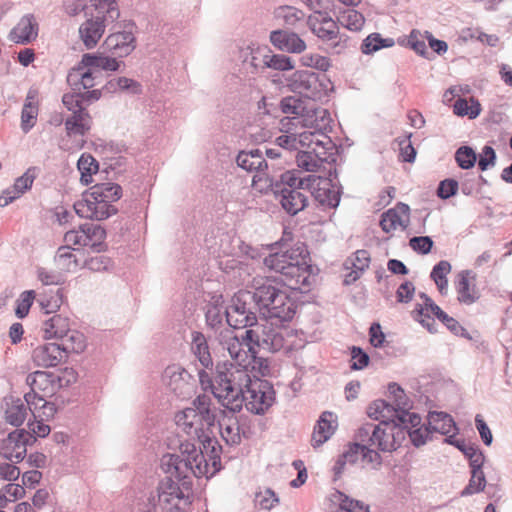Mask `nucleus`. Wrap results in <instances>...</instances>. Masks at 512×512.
Here are the masks:
<instances>
[{
    "instance_id": "obj_1",
    "label": "nucleus",
    "mask_w": 512,
    "mask_h": 512,
    "mask_svg": "<svg viewBox=\"0 0 512 512\" xmlns=\"http://www.w3.org/2000/svg\"><path fill=\"white\" fill-rule=\"evenodd\" d=\"M215 415L210 409V397L200 395L188 407L175 415V423L188 436L197 438L203 449L185 442L180 445L179 454L164 455L161 466L165 473L185 477L191 472L195 477L210 478L221 469V446L209 437Z\"/></svg>"
},
{
    "instance_id": "obj_2",
    "label": "nucleus",
    "mask_w": 512,
    "mask_h": 512,
    "mask_svg": "<svg viewBox=\"0 0 512 512\" xmlns=\"http://www.w3.org/2000/svg\"><path fill=\"white\" fill-rule=\"evenodd\" d=\"M212 389L219 402L232 412L240 411L244 403L248 411L263 414L275 400L274 389L268 381L252 379L245 371L233 373L231 377H216Z\"/></svg>"
},
{
    "instance_id": "obj_3",
    "label": "nucleus",
    "mask_w": 512,
    "mask_h": 512,
    "mask_svg": "<svg viewBox=\"0 0 512 512\" xmlns=\"http://www.w3.org/2000/svg\"><path fill=\"white\" fill-rule=\"evenodd\" d=\"M407 431L394 421H384L378 425L365 424L357 432L360 443L350 444L342 454L344 462L354 463L359 460L373 466L381 463L375 447L383 452H392L400 447L406 439Z\"/></svg>"
},
{
    "instance_id": "obj_4",
    "label": "nucleus",
    "mask_w": 512,
    "mask_h": 512,
    "mask_svg": "<svg viewBox=\"0 0 512 512\" xmlns=\"http://www.w3.org/2000/svg\"><path fill=\"white\" fill-rule=\"evenodd\" d=\"M272 252L264 258V265L272 271L282 274L295 289L309 285L311 266L309 253L303 245L275 243Z\"/></svg>"
},
{
    "instance_id": "obj_5",
    "label": "nucleus",
    "mask_w": 512,
    "mask_h": 512,
    "mask_svg": "<svg viewBox=\"0 0 512 512\" xmlns=\"http://www.w3.org/2000/svg\"><path fill=\"white\" fill-rule=\"evenodd\" d=\"M241 338L246 341V346H249L250 353L248 354L247 362L245 361L239 370H232L230 375L233 373L237 375L242 371H245L246 374H249L254 379L270 375L271 369L268 360L258 357L255 347L265 346L274 351L280 350L284 346L282 335L274 332L271 326L256 325L255 328L247 329Z\"/></svg>"
},
{
    "instance_id": "obj_6",
    "label": "nucleus",
    "mask_w": 512,
    "mask_h": 512,
    "mask_svg": "<svg viewBox=\"0 0 512 512\" xmlns=\"http://www.w3.org/2000/svg\"><path fill=\"white\" fill-rule=\"evenodd\" d=\"M121 197V187L114 183L92 186L74 203L78 216L86 219L103 220L116 213L112 205Z\"/></svg>"
},
{
    "instance_id": "obj_7",
    "label": "nucleus",
    "mask_w": 512,
    "mask_h": 512,
    "mask_svg": "<svg viewBox=\"0 0 512 512\" xmlns=\"http://www.w3.org/2000/svg\"><path fill=\"white\" fill-rule=\"evenodd\" d=\"M253 299L260 313L267 319L281 323L291 321L297 305L286 289L265 282L255 288Z\"/></svg>"
},
{
    "instance_id": "obj_8",
    "label": "nucleus",
    "mask_w": 512,
    "mask_h": 512,
    "mask_svg": "<svg viewBox=\"0 0 512 512\" xmlns=\"http://www.w3.org/2000/svg\"><path fill=\"white\" fill-rule=\"evenodd\" d=\"M168 474L169 476L163 479L158 487L159 506L165 512H186L191 504L190 498L184 494L178 483L173 480V477L181 480L187 478L192 473L189 472L185 477H177L171 473Z\"/></svg>"
},
{
    "instance_id": "obj_9",
    "label": "nucleus",
    "mask_w": 512,
    "mask_h": 512,
    "mask_svg": "<svg viewBox=\"0 0 512 512\" xmlns=\"http://www.w3.org/2000/svg\"><path fill=\"white\" fill-rule=\"evenodd\" d=\"M220 343L223 348L228 351L231 357V362L226 372H219L217 377L220 375H227V377H230V372L232 370H239L243 363L245 361L247 362L250 350L244 349V345L246 346V341L243 340L242 342L239 336H237L234 331L230 329H225L220 333ZM247 348H249V346H247Z\"/></svg>"
},
{
    "instance_id": "obj_10",
    "label": "nucleus",
    "mask_w": 512,
    "mask_h": 512,
    "mask_svg": "<svg viewBox=\"0 0 512 512\" xmlns=\"http://www.w3.org/2000/svg\"><path fill=\"white\" fill-rule=\"evenodd\" d=\"M330 121L329 113L326 109L318 108L307 110L306 113L299 116L285 117L284 124H292L298 129H310L323 131Z\"/></svg>"
},
{
    "instance_id": "obj_11",
    "label": "nucleus",
    "mask_w": 512,
    "mask_h": 512,
    "mask_svg": "<svg viewBox=\"0 0 512 512\" xmlns=\"http://www.w3.org/2000/svg\"><path fill=\"white\" fill-rule=\"evenodd\" d=\"M105 52L114 56L125 57L136 48V39L132 32L122 31L108 35L102 44Z\"/></svg>"
},
{
    "instance_id": "obj_12",
    "label": "nucleus",
    "mask_w": 512,
    "mask_h": 512,
    "mask_svg": "<svg viewBox=\"0 0 512 512\" xmlns=\"http://www.w3.org/2000/svg\"><path fill=\"white\" fill-rule=\"evenodd\" d=\"M312 195L321 205L335 208L338 206L340 197L337 191L332 188L331 182L326 179L315 175L308 176Z\"/></svg>"
},
{
    "instance_id": "obj_13",
    "label": "nucleus",
    "mask_w": 512,
    "mask_h": 512,
    "mask_svg": "<svg viewBox=\"0 0 512 512\" xmlns=\"http://www.w3.org/2000/svg\"><path fill=\"white\" fill-rule=\"evenodd\" d=\"M64 358V350L56 343H44L32 350L33 363L42 368L57 366Z\"/></svg>"
},
{
    "instance_id": "obj_14",
    "label": "nucleus",
    "mask_w": 512,
    "mask_h": 512,
    "mask_svg": "<svg viewBox=\"0 0 512 512\" xmlns=\"http://www.w3.org/2000/svg\"><path fill=\"white\" fill-rule=\"evenodd\" d=\"M307 24L310 30L323 41L333 40L337 38L339 33L337 22L326 13L311 14L308 17Z\"/></svg>"
},
{
    "instance_id": "obj_15",
    "label": "nucleus",
    "mask_w": 512,
    "mask_h": 512,
    "mask_svg": "<svg viewBox=\"0 0 512 512\" xmlns=\"http://www.w3.org/2000/svg\"><path fill=\"white\" fill-rule=\"evenodd\" d=\"M455 290L460 303L471 305L480 298L476 277L471 271H461L455 280Z\"/></svg>"
},
{
    "instance_id": "obj_16",
    "label": "nucleus",
    "mask_w": 512,
    "mask_h": 512,
    "mask_svg": "<svg viewBox=\"0 0 512 512\" xmlns=\"http://www.w3.org/2000/svg\"><path fill=\"white\" fill-rule=\"evenodd\" d=\"M30 438L31 435L25 430H16L10 433L3 444L5 457L10 461H21L26 455V447Z\"/></svg>"
},
{
    "instance_id": "obj_17",
    "label": "nucleus",
    "mask_w": 512,
    "mask_h": 512,
    "mask_svg": "<svg viewBox=\"0 0 512 512\" xmlns=\"http://www.w3.org/2000/svg\"><path fill=\"white\" fill-rule=\"evenodd\" d=\"M337 426V416L329 411L323 412L314 426L311 445L317 448L324 444L335 433Z\"/></svg>"
},
{
    "instance_id": "obj_18",
    "label": "nucleus",
    "mask_w": 512,
    "mask_h": 512,
    "mask_svg": "<svg viewBox=\"0 0 512 512\" xmlns=\"http://www.w3.org/2000/svg\"><path fill=\"white\" fill-rule=\"evenodd\" d=\"M409 219V207L406 204H400L382 214L380 226L386 233L397 229L403 230L407 227Z\"/></svg>"
},
{
    "instance_id": "obj_19",
    "label": "nucleus",
    "mask_w": 512,
    "mask_h": 512,
    "mask_svg": "<svg viewBox=\"0 0 512 512\" xmlns=\"http://www.w3.org/2000/svg\"><path fill=\"white\" fill-rule=\"evenodd\" d=\"M105 18L96 17L83 22L79 27V36L87 49L94 48L105 32Z\"/></svg>"
},
{
    "instance_id": "obj_20",
    "label": "nucleus",
    "mask_w": 512,
    "mask_h": 512,
    "mask_svg": "<svg viewBox=\"0 0 512 512\" xmlns=\"http://www.w3.org/2000/svg\"><path fill=\"white\" fill-rule=\"evenodd\" d=\"M38 36V23L33 15L23 16L11 30L9 39L17 44H27Z\"/></svg>"
},
{
    "instance_id": "obj_21",
    "label": "nucleus",
    "mask_w": 512,
    "mask_h": 512,
    "mask_svg": "<svg viewBox=\"0 0 512 512\" xmlns=\"http://www.w3.org/2000/svg\"><path fill=\"white\" fill-rule=\"evenodd\" d=\"M327 512H368V507L362 502L334 490L327 498Z\"/></svg>"
},
{
    "instance_id": "obj_22",
    "label": "nucleus",
    "mask_w": 512,
    "mask_h": 512,
    "mask_svg": "<svg viewBox=\"0 0 512 512\" xmlns=\"http://www.w3.org/2000/svg\"><path fill=\"white\" fill-rule=\"evenodd\" d=\"M270 41L281 51L301 53L306 49L305 42L296 33L292 32L273 31L270 35Z\"/></svg>"
},
{
    "instance_id": "obj_23",
    "label": "nucleus",
    "mask_w": 512,
    "mask_h": 512,
    "mask_svg": "<svg viewBox=\"0 0 512 512\" xmlns=\"http://www.w3.org/2000/svg\"><path fill=\"white\" fill-rule=\"evenodd\" d=\"M95 79L94 71L88 67H82L81 61L69 71L67 76L69 85L74 91L78 92L93 88Z\"/></svg>"
},
{
    "instance_id": "obj_24",
    "label": "nucleus",
    "mask_w": 512,
    "mask_h": 512,
    "mask_svg": "<svg viewBox=\"0 0 512 512\" xmlns=\"http://www.w3.org/2000/svg\"><path fill=\"white\" fill-rule=\"evenodd\" d=\"M26 407L30 410L33 419L50 420L56 413V407L53 403L46 400L47 397L25 394Z\"/></svg>"
},
{
    "instance_id": "obj_25",
    "label": "nucleus",
    "mask_w": 512,
    "mask_h": 512,
    "mask_svg": "<svg viewBox=\"0 0 512 512\" xmlns=\"http://www.w3.org/2000/svg\"><path fill=\"white\" fill-rule=\"evenodd\" d=\"M38 113V92L36 90H29L21 111V129L24 133L29 132L36 125Z\"/></svg>"
},
{
    "instance_id": "obj_26",
    "label": "nucleus",
    "mask_w": 512,
    "mask_h": 512,
    "mask_svg": "<svg viewBox=\"0 0 512 512\" xmlns=\"http://www.w3.org/2000/svg\"><path fill=\"white\" fill-rule=\"evenodd\" d=\"M92 118L86 109H78L65 120V130L69 137L84 136L91 129Z\"/></svg>"
},
{
    "instance_id": "obj_27",
    "label": "nucleus",
    "mask_w": 512,
    "mask_h": 512,
    "mask_svg": "<svg viewBox=\"0 0 512 512\" xmlns=\"http://www.w3.org/2000/svg\"><path fill=\"white\" fill-rule=\"evenodd\" d=\"M36 177L35 168H29L22 176L15 180L14 185L7 189L0 197V205H8L12 200L20 197L31 188Z\"/></svg>"
},
{
    "instance_id": "obj_28",
    "label": "nucleus",
    "mask_w": 512,
    "mask_h": 512,
    "mask_svg": "<svg viewBox=\"0 0 512 512\" xmlns=\"http://www.w3.org/2000/svg\"><path fill=\"white\" fill-rule=\"evenodd\" d=\"M27 382L31 387V392L44 397H49L55 392V384L52 374L45 371H36L27 377Z\"/></svg>"
},
{
    "instance_id": "obj_29",
    "label": "nucleus",
    "mask_w": 512,
    "mask_h": 512,
    "mask_svg": "<svg viewBox=\"0 0 512 512\" xmlns=\"http://www.w3.org/2000/svg\"><path fill=\"white\" fill-rule=\"evenodd\" d=\"M278 201L291 215L297 214L307 205V197L297 189H282L278 195Z\"/></svg>"
},
{
    "instance_id": "obj_30",
    "label": "nucleus",
    "mask_w": 512,
    "mask_h": 512,
    "mask_svg": "<svg viewBox=\"0 0 512 512\" xmlns=\"http://www.w3.org/2000/svg\"><path fill=\"white\" fill-rule=\"evenodd\" d=\"M226 318L228 324L235 329L253 326L256 322L255 314L245 305H231L226 311Z\"/></svg>"
},
{
    "instance_id": "obj_31",
    "label": "nucleus",
    "mask_w": 512,
    "mask_h": 512,
    "mask_svg": "<svg viewBox=\"0 0 512 512\" xmlns=\"http://www.w3.org/2000/svg\"><path fill=\"white\" fill-rule=\"evenodd\" d=\"M420 299L421 302L417 303L413 310L414 318L430 329L431 322H434V318L440 312V307L425 294H420Z\"/></svg>"
},
{
    "instance_id": "obj_32",
    "label": "nucleus",
    "mask_w": 512,
    "mask_h": 512,
    "mask_svg": "<svg viewBox=\"0 0 512 512\" xmlns=\"http://www.w3.org/2000/svg\"><path fill=\"white\" fill-rule=\"evenodd\" d=\"M164 378L167 385L177 394L185 393L189 386L190 375L178 366H169L165 369Z\"/></svg>"
},
{
    "instance_id": "obj_33",
    "label": "nucleus",
    "mask_w": 512,
    "mask_h": 512,
    "mask_svg": "<svg viewBox=\"0 0 512 512\" xmlns=\"http://www.w3.org/2000/svg\"><path fill=\"white\" fill-rule=\"evenodd\" d=\"M81 62L82 67H88L93 71L97 69L116 71L119 68V62L115 58L102 53H86L82 56Z\"/></svg>"
},
{
    "instance_id": "obj_34",
    "label": "nucleus",
    "mask_w": 512,
    "mask_h": 512,
    "mask_svg": "<svg viewBox=\"0 0 512 512\" xmlns=\"http://www.w3.org/2000/svg\"><path fill=\"white\" fill-rule=\"evenodd\" d=\"M300 148L311 149L314 153H318L317 147L324 148L330 143L329 137L323 131L299 129Z\"/></svg>"
},
{
    "instance_id": "obj_35",
    "label": "nucleus",
    "mask_w": 512,
    "mask_h": 512,
    "mask_svg": "<svg viewBox=\"0 0 512 512\" xmlns=\"http://www.w3.org/2000/svg\"><path fill=\"white\" fill-rule=\"evenodd\" d=\"M70 330L69 319L59 314L52 316L43 324L44 338L46 339H62Z\"/></svg>"
},
{
    "instance_id": "obj_36",
    "label": "nucleus",
    "mask_w": 512,
    "mask_h": 512,
    "mask_svg": "<svg viewBox=\"0 0 512 512\" xmlns=\"http://www.w3.org/2000/svg\"><path fill=\"white\" fill-rule=\"evenodd\" d=\"M27 417L25 400L11 398L6 401L5 420L13 426H20Z\"/></svg>"
},
{
    "instance_id": "obj_37",
    "label": "nucleus",
    "mask_w": 512,
    "mask_h": 512,
    "mask_svg": "<svg viewBox=\"0 0 512 512\" xmlns=\"http://www.w3.org/2000/svg\"><path fill=\"white\" fill-rule=\"evenodd\" d=\"M219 429L227 444L235 445L241 442L240 426L234 415L224 416L219 422Z\"/></svg>"
},
{
    "instance_id": "obj_38",
    "label": "nucleus",
    "mask_w": 512,
    "mask_h": 512,
    "mask_svg": "<svg viewBox=\"0 0 512 512\" xmlns=\"http://www.w3.org/2000/svg\"><path fill=\"white\" fill-rule=\"evenodd\" d=\"M191 349L194 355L198 358L203 368H211L213 366V361L209 351L208 343L205 336L202 333H192Z\"/></svg>"
},
{
    "instance_id": "obj_39",
    "label": "nucleus",
    "mask_w": 512,
    "mask_h": 512,
    "mask_svg": "<svg viewBox=\"0 0 512 512\" xmlns=\"http://www.w3.org/2000/svg\"><path fill=\"white\" fill-rule=\"evenodd\" d=\"M428 424L431 430L443 435L454 433L456 425L453 418L444 412H431L428 416Z\"/></svg>"
},
{
    "instance_id": "obj_40",
    "label": "nucleus",
    "mask_w": 512,
    "mask_h": 512,
    "mask_svg": "<svg viewBox=\"0 0 512 512\" xmlns=\"http://www.w3.org/2000/svg\"><path fill=\"white\" fill-rule=\"evenodd\" d=\"M64 296L62 289H56V290H44L42 293L39 294L38 303L41 307V309L49 314V313H55L61 305L63 304Z\"/></svg>"
},
{
    "instance_id": "obj_41",
    "label": "nucleus",
    "mask_w": 512,
    "mask_h": 512,
    "mask_svg": "<svg viewBox=\"0 0 512 512\" xmlns=\"http://www.w3.org/2000/svg\"><path fill=\"white\" fill-rule=\"evenodd\" d=\"M367 414L370 418L380 421H393L396 414L395 408L386 401L378 399L373 401L367 408Z\"/></svg>"
},
{
    "instance_id": "obj_42",
    "label": "nucleus",
    "mask_w": 512,
    "mask_h": 512,
    "mask_svg": "<svg viewBox=\"0 0 512 512\" xmlns=\"http://www.w3.org/2000/svg\"><path fill=\"white\" fill-rule=\"evenodd\" d=\"M281 130L284 132V134L276 138V143L278 146L289 150L301 149L298 134L299 129L297 127H294L292 124H284L283 118L281 120Z\"/></svg>"
},
{
    "instance_id": "obj_43",
    "label": "nucleus",
    "mask_w": 512,
    "mask_h": 512,
    "mask_svg": "<svg viewBox=\"0 0 512 512\" xmlns=\"http://www.w3.org/2000/svg\"><path fill=\"white\" fill-rule=\"evenodd\" d=\"M337 23L350 31H360L364 24V16L354 9H345L337 15Z\"/></svg>"
},
{
    "instance_id": "obj_44",
    "label": "nucleus",
    "mask_w": 512,
    "mask_h": 512,
    "mask_svg": "<svg viewBox=\"0 0 512 512\" xmlns=\"http://www.w3.org/2000/svg\"><path fill=\"white\" fill-rule=\"evenodd\" d=\"M61 348L64 350V357L67 353H81L86 348L85 336L77 330H70L62 338Z\"/></svg>"
},
{
    "instance_id": "obj_45",
    "label": "nucleus",
    "mask_w": 512,
    "mask_h": 512,
    "mask_svg": "<svg viewBox=\"0 0 512 512\" xmlns=\"http://www.w3.org/2000/svg\"><path fill=\"white\" fill-rule=\"evenodd\" d=\"M80 180L84 185L92 183V176L98 172V163L90 154H82L77 163Z\"/></svg>"
},
{
    "instance_id": "obj_46",
    "label": "nucleus",
    "mask_w": 512,
    "mask_h": 512,
    "mask_svg": "<svg viewBox=\"0 0 512 512\" xmlns=\"http://www.w3.org/2000/svg\"><path fill=\"white\" fill-rule=\"evenodd\" d=\"M237 163L242 169L247 171H260L263 166H267L258 150L239 153Z\"/></svg>"
},
{
    "instance_id": "obj_47",
    "label": "nucleus",
    "mask_w": 512,
    "mask_h": 512,
    "mask_svg": "<svg viewBox=\"0 0 512 512\" xmlns=\"http://www.w3.org/2000/svg\"><path fill=\"white\" fill-rule=\"evenodd\" d=\"M451 271V265L448 261H440L436 264L431 272V278L435 282L439 292L442 295H446L448 292V280L447 275Z\"/></svg>"
},
{
    "instance_id": "obj_48",
    "label": "nucleus",
    "mask_w": 512,
    "mask_h": 512,
    "mask_svg": "<svg viewBox=\"0 0 512 512\" xmlns=\"http://www.w3.org/2000/svg\"><path fill=\"white\" fill-rule=\"evenodd\" d=\"M453 111L458 116H468L470 119H474L480 114L481 105L474 98L469 100L458 98L454 103Z\"/></svg>"
},
{
    "instance_id": "obj_49",
    "label": "nucleus",
    "mask_w": 512,
    "mask_h": 512,
    "mask_svg": "<svg viewBox=\"0 0 512 512\" xmlns=\"http://www.w3.org/2000/svg\"><path fill=\"white\" fill-rule=\"evenodd\" d=\"M394 41L391 38H382L378 33L370 34L362 43L361 51L364 54H371L381 48L391 47Z\"/></svg>"
},
{
    "instance_id": "obj_50",
    "label": "nucleus",
    "mask_w": 512,
    "mask_h": 512,
    "mask_svg": "<svg viewBox=\"0 0 512 512\" xmlns=\"http://www.w3.org/2000/svg\"><path fill=\"white\" fill-rule=\"evenodd\" d=\"M92 6L99 14H103L102 18L106 20L114 21L120 16L116 0H92Z\"/></svg>"
},
{
    "instance_id": "obj_51",
    "label": "nucleus",
    "mask_w": 512,
    "mask_h": 512,
    "mask_svg": "<svg viewBox=\"0 0 512 512\" xmlns=\"http://www.w3.org/2000/svg\"><path fill=\"white\" fill-rule=\"evenodd\" d=\"M274 14L277 19L283 20L285 24L290 26H294L305 16L303 11L292 6H280L275 10Z\"/></svg>"
},
{
    "instance_id": "obj_52",
    "label": "nucleus",
    "mask_w": 512,
    "mask_h": 512,
    "mask_svg": "<svg viewBox=\"0 0 512 512\" xmlns=\"http://www.w3.org/2000/svg\"><path fill=\"white\" fill-rule=\"evenodd\" d=\"M36 298V293L34 290H27L20 294L19 298L16 300V308L15 314L18 318H25L30 308Z\"/></svg>"
},
{
    "instance_id": "obj_53",
    "label": "nucleus",
    "mask_w": 512,
    "mask_h": 512,
    "mask_svg": "<svg viewBox=\"0 0 512 512\" xmlns=\"http://www.w3.org/2000/svg\"><path fill=\"white\" fill-rule=\"evenodd\" d=\"M84 232L85 236H87L85 245L92 248L101 244L106 236L105 230L100 225L96 224H85Z\"/></svg>"
},
{
    "instance_id": "obj_54",
    "label": "nucleus",
    "mask_w": 512,
    "mask_h": 512,
    "mask_svg": "<svg viewBox=\"0 0 512 512\" xmlns=\"http://www.w3.org/2000/svg\"><path fill=\"white\" fill-rule=\"evenodd\" d=\"M107 89L112 92H115L117 89L122 91L128 90L132 93L137 94L140 93L141 86L137 81L133 79L127 77H119L117 79L109 81L107 84Z\"/></svg>"
},
{
    "instance_id": "obj_55",
    "label": "nucleus",
    "mask_w": 512,
    "mask_h": 512,
    "mask_svg": "<svg viewBox=\"0 0 512 512\" xmlns=\"http://www.w3.org/2000/svg\"><path fill=\"white\" fill-rule=\"evenodd\" d=\"M57 263L61 269L67 272L75 271L79 266L75 255L68 249V247H61L58 250Z\"/></svg>"
},
{
    "instance_id": "obj_56",
    "label": "nucleus",
    "mask_w": 512,
    "mask_h": 512,
    "mask_svg": "<svg viewBox=\"0 0 512 512\" xmlns=\"http://www.w3.org/2000/svg\"><path fill=\"white\" fill-rule=\"evenodd\" d=\"M317 153L302 151L297 154V165L305 171L314 172L320 167V160Z\"/></svg>"
},
{
    "instance_id": "obj_57",
    "label": "nucleus",
    "mask_w": 512,
    "mask_h": 512,
    "mask_svg": "<svg viewBox=\"0 0 512 512\" xmlns=\"http://www.w3.org/2000/svg\"><path fill=\"white\" fill-rule=\"evenodd\" d=\"M271 50L268 46H257L251 48L250 64L255 69H265Z\"/></svg>"
},
{
    "instance_id": "obj_58",
    "label": "nucleus",
    "mask_w": 512,
    "mask_h": 512,
    "mask_svg": "<svg viewBox=\"0 0 512 512\" xmlns=\"http://www.w3.org/2000/svg\"><path fill=\"white\" fill-rule=\"evenodd\" d=\"M486 480L481 469H473L468 486L463 490L462 495L478 493L485 488Z\"/></svg>"
},
{
    "instance_id": "obj_59",
    "label": "nucleus",
    "mask_w": 512,
    "mask_h": 512,
    "mask_svg": "<svg viewBox=\"0 0 512 512\" xmlns=\"http://www.w3.org/2000/svg\"><path fill=\"white\" fill-rule=\"evenodd\" d=\"M455 159L462 169H470L475 165L477 158L472 148L463 146L456 151Z\"/></svg>"
},
{
    "instance_id": "obj_60",
    "label": "nucleus",
    "mask_w": 512,
    "mask_h": 512,
    "mask_svg": "<svg viewBox=\"0 0 512 512\" xmlns=\"http://www.w3.org/2000/svg\"><path fill=\"white\" fill-rule=\"evenodd\" d=\"M266 68H271L279 71H288L294 68V64L290 57L279 54H269Z\"/></svg>"
},
{
    "instance_id": "obj_61",
    "label": "nucleus",
    "mask_w": 512,
    "mask_h": 512,
    "mask_svg": "<svg viewBox=\"0 0 512 512\" xmlns=\"http://www.w3.org/2000/svg\"><path fill=\"white\" fill-rule=\"evenodd\" d=\"M427 33L429 32L421 33L418 30H412L408 37L409 46L420 55H425L426 53L425 41L427 40Z\"/></svg>"
},
{
    "instance_id": "obj_62",
    "label": "nucleus",
    "mask_w": 512,
    "mask_h": 512,
    "mask_svg": "<svg viewBox=\"0 0 512 512\" xmlns=\"http://www.w3.org/2000/svg\"><path fill=\"white\" fill-rule=\"evenodd\" d=\"M282 181L289 186L288 189L308 188L310 186L308 176L306 178H301L299 176V172L296 170L287 171L283 174Z\"/></svg>"
},
{
    "instance_id": "obj_63",
    "label": "nucleus",
    "mask_w": 512,
    "mask_h": 512,
    "mask_svg": "<svg viewBox=\"0 0 512 512\" xmlns=\"http://www.w3.org/2000/svg\"><path fill=\"white\" fill-rule=\"evenodd\" d=\"M24 488L19 484L10 483L5 486V494L0 495V507H5L8 501L23 497Z\"/></svg>"
},
{
    "instance_id": "obj_64",
    "label": "nucleus",
    "mask_w": 512,
    "mask_h": 512,
    "mask_svg": "<svg viewBox=\"0 0 512 512\" xmlns=\"http://www.w3.org/2000/svg\"><path fill=\"white\" fill-rule=\"evenodd\" d=\"M255 503L261 509L270 510L278 503V498L272 490L266 489L256 494Z\"/></svg>"
}]
</instances>
